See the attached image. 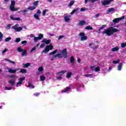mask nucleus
I'll return each mask as SVG.
<instances>
[{
    "label": "nucleus",
    "mask_w": 126,
    "mask_h": 126,
    "mask_svg": "<svg viewBox=\"0 0 126 126\" xmlns=\"http://www.w3.org/2000/svg\"><path fill=\"white\" fill-rule=\"evenodd\" d=\"M119 30L117 29H113V27H110L107 29L105 30L103 32H102V33L104 34H106L107 36H111L114 33H116V32H119Z\"/></svg>",
    "instance_id": "1"
},
{
    "label": "nucleus",
    "mask_w": 126,
    "mask_h": 126,
    "mask_svg": "<svg viewBox=\"0 0 126 126\" xmlns=\"http://www.w3.org/2000/svg\"><path fill=\"white\" fill-rule=\"evenodd\" d=\"M15 6V1L12 0L11 2V4L10 5V9L11 11H17L18 9H20V8H15L14 6Z\"/></svg>",
    "instance_id": "2"
},
{
    "label": "nucleus",
    "mask_w": 126,
    "mask_h": 126,
    "mask_svg": "<svg viewBox=\"0 0 126 126\" xmlns=\"http://www.w3.org/2000/svg\"><path fill=\"white\" fill-rule=\"evenodd\" d=\"M53 48H54L53 45L52 44V43H50L49 45L46 46L45 49L43 50L42 53H45L46 54L48 53L50 51V50H53Z\"/></svg>",
    "instance_id": "3"
},
{
    "label": "nucleus",
    "mask_w": 126,
    "mask_h": 126,
    "mask_svg": "<svg viewBox=\"0 0 126 126\" xmlns=\"http://www.w3.org/2000/svg\"><path fill=\"white\" fill-rule=\"evenodd\" d=\"M41 13V10L40 9H38L36 13H34L33 15V17L36 19V20H40V15Z\"/></svg>",
    "instance_id": "4"
},
{
    "label": "nucleus",
    "mask_w": 126,
    "mask_h": 126,
    "mask_svg": "<svg viewBox=\"0 0 126 126\" xmlns=\"http://www.w3.org/2000/svg\"><path fill=\"white\" fill-rule=\"evenodd\" d=\"M18 26H19V25L16 24L14 26L12 27V28L14 29L16 32H20V31H22V28L18 27Z\"/></svg>",
    "instance_id": "5"
},
{
    "label": "nucleus",
    "mask_w": 126,
    "mask_h": 126,
    "mask_svg": "<svg viewBox=\"0 0 126 126\" xmlns=\"http://www.w3.org/2000/svg\"><path fill=\"white\" fill-rule=\"evenodd\" d=\"M78 36L81 37V41H85V40H87L88 37L85 36V33H84V32H80L78 34Z\"/></svg>",
    "instance_id": "6"
},
{
    "label": "nucleus",
    "mask_w": 126,
    "mask_h": 126,
    "mask_svg": "<svg viewBox=\"0 0 126 126\" xmlns=\"http://www.w3.org/2000/svg\"><path fill=\"white\" fill-rule=\"evenodd\" d=\"M61 54L64 57V59L67 58V50L66 49H64L61 51Z\"/></svg>",
    "instance_id": "7"
},
{
    "label": "nucleus",
    "mask_w": 126,
    "mask_h": 126,
    "mask_svg": "<svg viewBox=\"0 0 126 126\" xmlns=\"http://www.w3.org/2000/svg\"><path fill=\"white\" fill-rule=\"evenodd\" d=\"M7 69H8V71L9 72V73H15L16 71H18V70H19V68H16L14 70H13L10 67H7Z\"/></svg>",
    "instance_id": "8"
},
{
    "label": "nucleus",
    "mask_w": 126,
    "mask_h": 126,
    "mask_svg": "<svg viewBox=\"0 0 126 126\" xmlns=\"http://www.w3.org/2000/svg\"><path fill=\"white\" fill-rule=\"evenodd\" d=\"M123 19H125V16H122L120 18L114 19L113 20V22H114V23H118V22H120V21H121V20H123Z\"/></svg>",
    "instance_id": "9"
},
{
    "label": "nucleus",
    "mask_w": 126,
    "mask_h": 126,
    "mask_svg": "<svg viewBox=\"0 0 126 126\" xmlns=\"http://www.w3.org/2000/svg\"><path fill=\"white\" fill-rule=\"evenodd\" d=\"M23 80H25V77L19 78V82L17 83L16 87H18V85L22 84Z\"/></svg>",
    "instance_id": "10"
},
{
    "label": "nucleus",
    "mask_w": 126,
    "mask_h": 126,
    "mask_svg": "<svg viewBox=\"0 0 126 126\" xmlns=\"http://www.w3.org/2000/svg\"><path fill=\"white\" fill-rule=\"evenodd\" d=\"M114 0H105L102 2V5H108V4H110L111 1H113Z\"/></svg>",
    "instance_id": "11"
},
{
    "label": "nucleus",
    "mask_w": 126,
    "mask_h": 126,
    "mask_svg": "<svg viewBox=\"0 0 126 126\" xmlns=\"http://www.w3.org/2000/svg\"><path fill=\"white\" fill-rule=\"evenodd\" d=\"M67 72V71L66 70H63L60 72H58L56 73L57 75H59V76H62L63 74H64V73H66Z\"/></svg>",
    "instance_id": "12"
},
{
    "label": "nucleus",
    "mask_w": 126,
    "mask_h": 126,
    "mask_svg": "<svg viewBox=\"0 0 126 126\" xmlns=\"http://www.w3.org/2000/svg\"><path fill=\"white\" fill-rule=\"evenodd\" d=\"M114 11H115V8H111L107 10L106 13L107 14H110V13H112V12H114Z\"/></svg>",
    "instance_id": "13"
},
{
    "label": "nucleus",
    "mask_w": 126,
    "mask_h": 126,
    "mask_svg": "<svg viewBox=\"0 0 126 126\" xmlns=\"http://www.w3.org/2000/svg\"><path fill=\"white\" fill-rule=\"evenodd\" d=\"M42 43H45L46 45H49L51 43V39L47 40V39H43L42 41Z\"/></svg>",
    "instance_id": "14"
},
{
    "label": "nucleus",
    "mask_w": 126,
    "mask_h": 126,
    "mask_svg": "<svg viewBox=\"0 0 126 126\" xmlns=\"http://www.w3.org/2000/svg\"><path fill=\"white\" fill-rule=\"evenodd\" d=\"M68 91H70V88L66 87V88H64L63 90L61 92L62 93H65L66 92H68Z\"/></svg>",
    "instance_id": "15"
},
{
    "label": "nucleus",
    "mask_w": 126,
    "mask_h": 126,
    "mask_svg": "<svg viewBox=\"0 0 126 126\" xmlns=\"http://www.w3.org/2000/svg\"><path fill=\"white\" fill-rule=\"evenodd\" d=\"M8 83H10L12 86H14L15 84V79L9 80Z\"/></svg>",
    "instance_id": "16"
},
{
    "label": "nucleus",
    "mask_w": 126,
    "mask_h": 126,
    "mask_svg": "<svg viewBox=\"0 0 126 126\" xmlns=\"http://www.w3.org/2000/svg\"><path fill=\"white\" fill-rule=\"evenodd\" d=\"M64 19L65 22H68L70 20V16H65L64 17Z\"/></svg>",
    "instance_id": "17"
},
{
    "label": "nucleus",
    "mask_w": 126,
    "mask_h": 126,
    "mask_svg": "<svg viewBox=\"0 0 126 126\" xmlns=\"http://www.w3.org/2000/svg\"><path fill=\"white\" fill-rule=\"evenodd\" d=\"M53 57L54 58H55V59H56V58H59L60 59L63 58L62 54L60 53H58L57 54L54 55Z\"/></svg>",
    "instance_id": "18"
},
{
    "label": "nucleus",
    "mask_w": 126,
    "mask_h": 126,
    "mask_svg": "<svg viewBox=\"0 0 126 126\" xmlns=\"http://www.w3.org/2000/svg\"><path fill=\"white\" fill-rule=\"evenodd\" d=\"M71 75H72V73L71 72H67L66 77L67 78H70V77H71Z\"/></svg>",
    "instance_id": "19"
},
{
    "label": "nucleus",
    "mask_w": 126,
    "mask_h": 126,
    "mask_svg": "<svg viewBox=\"0 0 126 126\" xmlns=\"http://www.w3.org/2000/svg\"><path fill=\"white\" fill-rule=\"evenodd\" d=\"M123 67V63H120L118 65V70H122Z\"/></svg>",
    "instance_id": "20"
},
{
    "label": "nucleus",
    "mask_w": 126,
    "mask_h": 126,
    "mask_svg": "<svg viewBox=\"0 0 126 126\" xmlns=\"http://www.w3.org/2000/svg\"><path fill=\"white\" fill-rule=\"evenodd\" d=\"M90 2H95V1H98V0H89ZM88 2V0H85V3L86 4Z\"/></svg>",
    "instance_id": "21"
},
{
    "label": "nucleus",
    "mask_w": 126,
    "mask_h": 126,
    "mask_svg": "<svg viewBox=\"0 0 126 126\" xmlns=\"http://www.w3.org/2000/svg\"><path fill=\"white\" fill-rule=\"evenodd\" d=\"M120 49V48L118 47H115L114 48H113L111 49V51L112 52H116V51H119V50Z\"/></svg>",
    "instance_id": "22"
},
{
    "label": "nucleus",
    "mask_w": 126,
    "mask_h": 126,
    "mask_svg": "<svg viewBox=\"0 0 126 126\" xmlns=\"http://www.w3.org/2000/svg\"><path fill=\"white\" fill-rule=\"evenodd\" d=\"M22 53V56L24 57V56H27V51L24 50Z\"/></svg>",
    "instance_id": "23"
},
{
    "label": "nucleus",
    "mask_w": 126,
    "mask_h": 126,
    "mask_svg": "<svg viewBox=\"0 0 126 126\" xmlns=\"http://www.w3.org/2000/svg\"><path fill=\"white\" fill-rule=\"evenodd\" d=\"M39 3V1L38 0H37V1H35L33 4V6H35V8L37 7V6H38V4Z\"/></svg>",
    "instance_id": "24"
},
{
    "label": "nucleus",
    "mask_w": 126,
    "mask_h": 126,
    "mask_svg": "<svg viewBox=\"0 0 126 126\" xmlns=\"http://www.w3.org/2000/svg\"><path fill=\"white\" fill-rule=\"evenodd\" d=\"M28 9H30V10H34V9H36V7L34 6H31L28 8Z\"/></svg>",
    "instance_id": "25"
},
{
    "label": "nucleus",
    "mask_w": 126,
    "mask_h": 126,
    "mask_svg": "<svg viewBox=\"0 0 126 126\" xmlns=\"http://www.w3.org/2000/svg\"><path fill=\"white\" fill-rule=\"evenodd\" d=\"M5 61H6L7 62H9V63H13V64H15V62L9 60L7 59L6 58L4 59Z\"/></svg>",
    "instance_id": "26"
},
{
    "label": "nucleus",
    "mask_w": 126,
    "mask_h": 126,
    "mask_svg": "<svg viewBox=\"0 0 126 126\" xmlns=\"http://www.w3.org/2000/svg\"><path fill=\"white\" fill-rule=\"evenodd\" d=\"M86 23V22L85 21H81L78 23V25H84Z\"/></svg>",
    "instance_id": "27"
},
{
    "label": "nucleus",
    "mask_w": 126,
    "mask_h": 126,
    "mask_svg": "<svg viewBox=\"0 0 126 126\" xmlns=\"http://www.w3.org/2000/svg\"><path fill=\"white\" fill-rule=\"evenodd\" d=\"M40 81H44L46 79V77L44 75L40 76Z\"/></svg>",
    "instance_id": "28"
},
{
    "label": "nucleus",
    "mask_w": 126,
    "mask_h": 126,
    "mask_svg": "<svg viewBox=\"0 0 126 126\" xmlns=\"http://www.w3.org/2000/svg\"><path fill=\"white\" fill-rule=\"evenodd\" d=\"M74 57H73V56H72L70 57V62L71 63H74Z\"/></svg>",
    "instance_id": "29"
},
{
    "label": "nucleus",
    "mask_w": 126,
    "mask_h": 126,
    "mask_svg": "<svg viewBox=\"0 0 126 126\" xmlns=\"http://www.w3.org/2000/svg\"><path fill=\"white\" fill-rule=\"evenodd\" d=\"M24 65V68L28 67V66H30V63H27L26 64L25 63H23Z\"/></svg>",
    "instance_id": "30"
},
{
    "label": "nucleus",
    "mask_w": 126,
    "mask_h": 126,
    "mask_svg": "<svg viewBox=\"0 0 126 126\" xmlns=\"http://www.w3.org/2000/svg\"><path fill=\"white\" fill-rule=\"evenodd\" d=\"M20 72L22 73H27V71L25 69H21V70L20 71Z\"/></svg>",
    "instance_id": "31"
},
{
    "label": "nucleus",
    "mask_w": 126,
    "mask_h": 126,
    "mask_svg": "<svg viewBox=\"0 0 126 126\" xmlns=\"http://www.w3.org/2000/svg\"><path fill=\"white\" fill-rule=\"evenodd\" d=\"M87 30H93V28L90 26H88L85 28Z\"/></svg>",
    "instance_id": "32"
},
{
    "label": "nucleus",
    "mask_w": 126,
    "mask_h": 126,
    "mask_svg": "<svg viewBox=\"0 0 126 126\" xmlns=\"http://www.w3.org/2000/svg\"><path fill=\"white\" fill-rule=\"evenodd\" d=\"M56 79L57 80H62V79H63V77H62V76L57 75L56 76Z\"/></svg>",
    "instance_id": "33"
},
{
    "label": "nucleus",
    "mask_w": 126,
    "mask_h": 126,
    "mask_svg": "<svg viewBox=\"0 0 126 126\" xmlns=\"http://www.w3.org/2000/svg\"><path fill=\"white\" fill-rule=\"evenodd\" d=\"M58 52V50H55L54 51H53L51 53H49V55H55V54H57V52Z\"/></svg>",
    "instance_id": "34"
},
{
    "label": "nucleus",
    "mask_w": 126,
    "mask_h": 126,
    "mask_svg": "<svg viewBox=\"0 0 126 126\" xmlns=\"http://www.w3.org/2000/svg\"><path fill=\"white\" fill-rule=\"evenodd\" d=\"M74 4V1L72 0L69 3L68 6L70 7V6H72V5H73Z\"/></svg>",
    "instance_id": "35"
},
{
    "label": "nucleus",
    "mask_w": 126,
    "mask_h": 126,
    "mask_svg": "<svg viewBox=\"0 0 126 126\" xmlns=\"http://www.w3.org/2000/svg\"><path fill=\"white\" fill-rule=\"evenodd\" d=\"M17 50L19 53H21L24 50L21 47H18Z\"/></svg>",
    "instance_id": "36"
},
{
    "label": "nucleus",
    "mask_w": 126,
    "mask_h": 126,
    "mask_svg": "<svg viewBox=\"0 0 126 126\" xmlns=\"http://www.w3.org/2000/svg\"><path fill=\"white\" fill-rule=\"evenodd\" d=\"M38 70L39 72H42L43 70H44V68H43V67L41 66L38 68Z\"/></svg>",
    "instance_id": "37"
},
{
    "label": "nucleus",
    "mask_w": 126,
    "mask_h": 126,
    "mask_svg": "<svg viewBox=\"0 0 126 126\" xmlns=\"http://www.w3.org/2000/svg\"><path fill=\"white\" fill-rule=\"evenodd\" d=\"M21 12L23 13V15H26V12H27V10H26V9L22 10H21Z\"/></svg>",
    "instance_id": "38"
},
{
    "label": "nucleus",
    "mask_w": 126,
    "mask_h": 126,
    "mask_svg": "<svg viewBox=\"0 0 126 126\" xmlns=\"http://www.w3.org/2000/svg\"><path fill=\"white\" fill-rule=\"evenodd\" d=\"M107 26V25H102L100 29H99L98 31H100V30H102V29H104V28H105V27H106Z\"/></svg>",
    "instance_id": "39"
},
{
    "label": "nucleus",
    "mask_w": 126,
    "mask_h": 126,
    "mask_svg": "<svg viewBox=\"0 0 126 126\" xmlns=\"http://www.w3.org/2000/svg\"><path fill=\"white\" fill-rule=\"evenodd\" d=\"M28 87H29V88H31V89H33L35 87L34 86H33V85H32V84L29 83V86Z\"/></svg>",
    "instance_id": "40"
},
{
    "label": "nucleus",
    "mask_w": 126,
    "mask_h": 126,
    "mask_svg": "<svg viewBox=\"0 0 126 126\" xmlns=\"http://www.w3.org/2000/svg\"><path fill=\"white\" fill-rule=\"evenodd\" d=\"M48 12V9H44L43 11V12H42L43 16H45V15H46V12Z\"/></svg>",
    "instance_id": "41"
},
{
    "label": "nucleus",
    "mask_w": 126,
    "mask_h": 126,
    "mask_svg": "<svg viewBox=\"0 0 126 126\" xmlns=\"http://www.w3.org/2000/svg\"><path fill=\"white\" fill-rule=\"evenodd\" d=\"M78 10V9H75L71 12L70 14H73L74 13H75V12H77Z\"/></svg>",
    "instance_id": "42"
},
{
    "label": "nucleus",
    "mask_w": 126,
    "mask_h": 126,
    "mask_svg": "<svg viewBox=\"0 0 126 126\" xmlns=\"http://www.w3.org/2000/svg\"><path fill=\"white\" fill-rule=\"evenodd\" d=\"M6 52H8V49L5 48L4 50L2 51L1 54H5Z\"/></svg>",
    "instance_id": "43"
},
{
    "label": "nucleus",
    "mask_w": 126,
    "mask_h": 126,
    "mask_svg": "<svg viewBox=\"0 0 126 126\" xmlns=\"http://www.w3.org/2000/svg\"><path fill=\"white\" fill-rule=\"evenodd\" d=\"M85 76L86 77H93V74H85Z\"/></svg>",
    "instance_id": "44"
},
{
    "label": "nucleus",
    "mask_w": 126,
    "mask_h": 126,
    "mask_svg": "<svg viewBox=\"0 0 126 126\" xmlns=\"http://www.w3.org/2000/svg\"><path fill=\"white\" fill-rule=\"evenodd\" d=\"M10 40H11V37H7L5 39V41L9 42V41H10Z\"/></svg>",
    "instance_id": "45"
},
{
    "label": "nucleus",
    "mask_w": 126,
    "mask_h": 126,
    "mask_svg": "<svg viewBox=\"0 0 126 126\" xmlns=\"http://www.w3.org/2000/svg\"><path fill=\"white\" fill-rule=\"evenodd\" d=\"M38 40H40L38 37L34 36L33 40L34 42H37Z\"/></svg>",
    "instance_id": "46"
},
{
    "label": "nucleus",
    "mask_w": 126,
    "mask_h": 126,
    "mask_svg": "<svg viewBox=\"0 0 126 126\" xmlns=\"http://www.w3.org/2000/svg\"><path fill=\"white\" fill-rule=\"evenodd\" d=\"M44 37V35L43 34H40L38 36V39H39V40H41V39H42V38H43Z\"/></svg>",
    "instance_id": "47"
},
{
    "label": "nucleus",
    "mask_w": 126,
    "mask_h": 126,
    "mask_svg": "<svg viewBox=\"0 0 126 126\" xmlns=\"http://www.w3.org/2000/svg\"><path fill=\"white\" fill-rule=\"evenodd\" d=\"M94 70L95 71H100V67H96V68H95L94 69Z\"/></svg>",
    "instance_id": "48"
},
{
    "label": "nucleus",
    "mask_w": 126,
    "mask_h": 126,
    "mask_svg": "<svg viewBox=\"0 0 126 126\" xmlns=\"http://www.w3.org/2000/svg\"><path fill=\"white\" fill-rule=\"evenodd\" d=\"M21 41V39H20V38H17L16 39V40L15 41V42H16V43H19V41Z\"/></svg>",
    "instance_id": "49"
},
{
    "label": "nucleus",
    "mask_w": 126,
    "mask_h": 126,
    "mask_svg": "<svg viewBox=\"0 0 126 126\" xmlns=\"http://www.w3.org/2000/svg\"><path fill=\"white\" fill-rule=\"evenodd\" d=\"M121 47H122V48H125V47H126V43H122L121 44Z\"/></svg>",
    "instance_id": "50"
},
{
    "label": "nucleus",
    "mask_w": 126,
    "mask_h": 126,
    "mask_svg": "<svg viewBox=\"0 0 126 126\" xmlns=\"http://www.w3.org/2000/svg\"><path fill=\"white\" fill-rule=\"evenodd\" d=\"M11 89H12V87H5V90H11Z\"/></svg>",
    "instance_id": "51"
},
{
    "label": "nucleus",
    "mask_w": 126,
    "mask_h": 126,
    "mask_svg": "<svg viewBox=\"0 0 126 126\" xmlns=\"http://www.w3.org/2000/svg\"><path fill=\"white\" fill-rule=\"evenodd\" d=\"M100 16V13H98L97 14H95L94 16V18H98Z\"/></svg>",
    "instance_id": "52"
},
{
    "label": "nucleus",
    "mask_w": 126,
    "mask_h": 126,
    "mask_svg": "<svg viewBox=\"0 0 126 126\" xmlns=\"http://www.w3.org/2000/svg\"><path fill=\"white\" fill-rule=\"evenodd\" d=\"M2 37H3V34H2L1 32H0V41H1V39H2Z\"/></svg>",
    "instance_id": "53"
},
{
    "label": "nucleus",
    "mask_w": 126,
    "mask_h": 126,
    "mask_svg": "<svg viewBox=\"0 0 126 126\" xmlns=\"http://www.w3.org/2000/svg\"><path fill=\"white\" fill-rule=\"evenodd\" d=\"M92 48H93V49H98V45H96V46L93 45L92 46Z\"/></svg>",
    "instance_id": "54"
},
{
    "label": "nucleus",
    "mask_w": 126,
    "mask_h": 126,
    "mask_svg": "<svg viewBox=\"0 0 126 126\" xmlns=\"http://www.w3.org/2000/svg\"><path fill=\"white\" fill-rule=\"evenodd\" d=\"M63 38H64V35H60L58 37V40H61V39H63Z\"/></svg>",
    "instance_id": "55"
},
{
    "label": "nucleus",
    "mask_w": 126,
    "mask_h": 126,
    "mask_svg": "<svg viewBox=\"0 0 126 126\" xmlns=\"http://www.w3.org/2000/svg\"><path fill=\"white\" fill-rule=\"evenodd\" d=\"M120 63V60L113 61V63Z\"/></svg>",
    "instance_id": "56"
},
{
    "label": "nucleus",
    "mask_w": 126,
    "mask_h": 126,
    "mask_svg": "<svg viewBox=\"0 0 126 126\" xmlns=\"http://www.w3.org/2000/svg\"><path fill=\"white\" fill-rule=\"evenodd\" d=\"M22 44L26 45V44H27V41L24 40V41H22Z\"/></svg>",
    "instance_id": "57"
},
{
    "label": "nucleus",
    "mask_w": 126,
    "mask_h": 126,
    "mask_svg": "<svg viewBox=\"0 0 126 126\" xmlns=\"http://www.w3.org/2000/svg\"><path fill=\"white\" fill-rule=\"evenodd\" d=\"M10 77H11L13 78H17V76L14 75H12L10 76Z\"/></svg>",
    "instance_id": "58"
},
{
    "label": "nucleus",
    "mask_w": 126,
    "mask_h": 126,
    "mask_svg": "<svg viewBox=\"0 0 126 126\" xmlns=\"http://www.w3.org/2000/svg\"><path fill=\"white\" fill-rule=\"evenodd\" d=\"M35 50H36V47H34L31 50V52L32 53L33 52V51H35Z\"/></svg>",
    "instance_id": "59"
},
{
    "label": "nucleus",
    "mask_w": 126,
    "mask_h": 126,
    "mask_svg": "<svg viewBox=\"0 0 126 126\" xmlns=\"http://www.w3.org/2000/svg\"><path fill=\"white\" fill-rule=\"evenodd\" d=\"M46 45V43H42L41 45H40V48H44V47H45V45Z\"/></svg>",
    "instance_id": "60"
},
{
    "label": "nucleus",
    "mask_w": 126,
    "mask_h": 126,
    "mask_svg": "<svg viewBox=\"0 0 126 126\" xmlns=\"http://www.w3.org/2000/svg\"><path fill=\"white\" fill-rule=\"evenodd\" d=\"M94 67H95L94 66H91L90 68L91 69H92V71H93L94 70V69H95Z\"/></svg>",
    "instance_id": "61"
},
{
    "label": "nucleus",
    "mask_w": 126,
    "mask_h": 126,
    "mask_svg": "<svg viewBox=\"0 0 126 126\" xmlns=\"http://www.w3.org/2000/svg\"><path fill=\"white\" fill-rule=\"evenodd\" d=\"M15 20H18V21H20V18H19V17L15 18Z\"/></svg>",
    "instance_id": "62"
},
{
    "label": "nucleus",
    "mask_w": 126,
    "mask_h": 126,
    "mask_svg": "<svg viewBox=\"0 0 126 126\" xmlns=\"http://www.w3.org/2000/svg\"><path fill=\"white\" fill-rule=\"evenodd\" d=\"M10 18H11V19H12V20H15V18L13 17V16H11L10 17Z\"/></svg>",
    "instance_id": "63"
},
{
    "label": "nucleus",
    "mask_w": 126,
    "mask_h": 126,
    "mask_svg": "<svg viewBox=\"0 0 126 126\" xmlns=\"http://www.w3.org/2000/svg\"><path fill=\"white\" fill-rule=\"evenodd\" d=\"M85 8H81V11H85Z\"/></svg>",
    "instance_id": "64"
}]
</instances>
